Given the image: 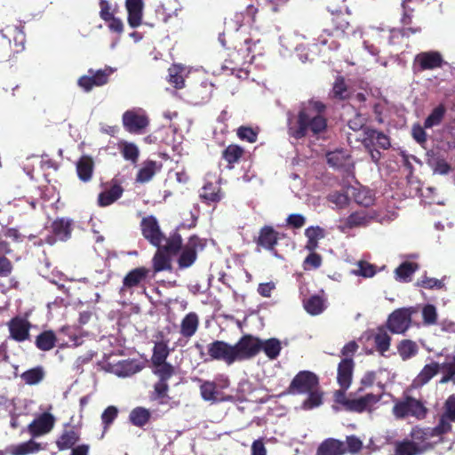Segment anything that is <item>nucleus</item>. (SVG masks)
I'll list each match as a JSON object with an SVG mask.
<instances>
[{"instance_id": "f257e3e1", "label": "nucleus", "mask_w": 455, "mask_h": 455, "mask_svg": "<svg viewBox=\"0 0 455 455\" xmlns=\"http://www.w3.org/2000/svg\"><path fill=\"white\" fill-rule=\"evenodd\" d=\"M326 105L314 99L302 101L294 118L288 119V134L299 140L307 136L319 138L327 132Z\"/></svg>"}, {"instance_id": "f03ea898", "label": "nucleus", "mask_w": 455, "mask_h": 455, "mask_svg": "<svg viewBox=\"0 0 455 455\" xmlns=\"http://www.w3.org/2000/svg\"><path fill=\"white\" fill-rule=\"evenodd\" d=\"M182 242L180 234L174 231L170 234L164 244L156 246L157 250L152 259V266L156 273L172 268V256L180 252Z\"/></svg>"}, {"instance_id": "7ed1b4c3", "label": "nucleus", "mask_w": 455, "mask_h": 455, "mask_svg": "<svg viewBox=\"0 0 455 455\" xmlns=\"http://www.w3.org/2000/svg\"><path fill=\"white\" fill-rule=\"evenodd\" d=\"M380 400L379 395L374 394H367L361 397H353L350 393L348 396L346 395L344 391H335L334 401L339 403L342 408L350 412L363 413L366 411H371V407Z\"/></svg>"}, {"instance_id": "20e7f679", "label": "nucleus", "mask_w": 455, "mask_h": 455, "mask_svg": "<svg viewBox=\"0 0 455 455\" xmlns=\"http://www.w3.org/2000/svg\"><path fill=\"white\" fill-rule=\"evenodd\" d=\"M330 16L324 20L323 33L318 36L317 41L320 44L325 45L328 43L326 36H334L343 35L349 27V21L347 15L341 10H335L328 6Z\"/></svg>"}, {"instance_id": "39448f33", "label": "nucleus", "mask_w": 455, "mask_h": 455, "mask_svg": "<svg viewBox=\"0 0 455 455\" xmlns=\"http://www.w3.org/2000/svg\"><path fill=\"white\" fill-rule=\"evenodd\" d=\"M393 413L397 419L411 416L417 419H424L427 417V409L420 400L406 395L395 403Z\"/></svg>"}, {"instance_id": "423d86ee", "label": "nucleus", "mask_w": 455, "mask_h": 455, "mask_svg": "<svg viewBox=\"0 0 455 455\" xmlns=\"http://www.w3.org/2000/svg\"><path fill=\"white\" fill-rule=\"evenodd\" d=\"M284 237V234L276 231L272 226H263L254 237L253 241L256 243V251H260L265 250L269 251L273 256L280 258L277 252L276 245L281 238Z\"/></svg>"}, {"instance_id": "0eeeda50", "label": "nucleus", "mask_w": 455, "mask_h": 455, "mask_svg": "<svg viewBox=\"0 0 455 455\" xmlns=\"http://www.w3.org/2000/svg\"><path fill=\"white\" fill-rule=\"evenodd\" d=\"M319 378L315 373L300 371L294 376L283 395H303L319 387Z\"/></svg>"}, {"instance_id": "6e6552de", "label": "nucleus", "mask_w": 455, "mask_h": 455, "mask_svg": "<svg viewBox=\"0 0 455 455\" xmlns=\"http://www.w3.org/2000/svg\"><path fill=\"white\" fill-rule=\"evenodd\" d=\"M206 241L197 235H191L188 243L182 246L180 257L178 259V266L180 269L191 267L197 259V251L204 250Z\"/></svg>"}, {"instance_id": "1a4fd4ad", "label": "nucleus", "mask_w": 455, "mask_h": 455, "mask_svg": "<svg viewBox=\"0 0 455 455\" xmlns=\"http://www.w3.org/2000/svg\"><path fill=\"white\" fill-rule=\"evenodd\" d=\"M236 361L253 358L261 351V339L251 334L242 336L234 345Z\"/></svg>"}, {"instance_id": "9d476101", "label": "nucleus", "mask_w": 455, "mask_h": 455, "mask_svg": "<svg viewBox=\"0 0 455 455\" xmlns=\"http://www.w3.org/2000/svg\"><path fill=\"white\" fill-rule=\"evenodd\" d=\"M416 313L413 307H402L393 311L387 321V328L396 334L404 333L411 326V315Z\"/></svg>"}, {"instance_id": "9b49d317", "label": "nucleus", "mask_w": 455, "mask_h": 455, "mask_svg": "<svg viewBox=\"0 0 455 455\" xmlns=\"http://www.w3.org/2000/svg\"><path fill=\"white\" fill-rule=\"evenodd\" d=\"M142 236L153 246H159L168 237L162 232L156 218L153 215L143 217L140 224Z\"/></svg>"}, {"instance_id": "f8f14e48", "label": "nucleus", "mask_w": 455, "mask_h": 455, "mask_svg": "<svg viewBox=\"0 0 455 455\" xmlns=\"http://www.w3.org/2000/svg\"><path fill=\"white\" fill-rule=\"evenodd\" d=\"M447 62L443 60L442 53L438 51H427L418 53L413 60V70L415 73L425 70L441 68Z\"/></svg>"}, {"instance_id": "ddd939ff", "label": "nucleus", "mask_w": 455, "mask_h": 455, "mask_svg": "<svg viewBox=\"0 0 455 455\" xmlns=\"http://www.w3.org/2000/svg\"><path fill=\"white\" fill-rule=\"evenodd\" d=\"M74 221L68 218H57L51 224L52 235L44 238L49 245H53L57 241L66 242L70 239L73 231Z\"/></svg>"}, {"instance_id": "4468645a", "label": "nucleus", "mask_w": 455, "mask_h": 455, "mask_svg": "<svg viewBox=\"0 0 455 455\" xmlns=\"http://www.w3.org/2000/svg\"><path fill=\"white\" fill-rule=\"evenodd\" d=\"M207 352L211 360L223 361L228 365L236 362L235 346L224 340H214L209 343Z\"/></svg>"}, {"instance_id": "2eb2a0df", "label": "nucleus", "mask_w": 455, "mask_h": 455, "mask_svg": "<svg viewBox=\"0 0 455 455\" xmlns=\"http://www.w3.org/2000/svg\"><path fill=\"white\" fill-rule=\"evenodd\" d=\"M113 73V69L107 68L105 69L88 70V76H82L77 84L86 92H90L94 86H102L108 82L109 76Z\"/></svg>"}, {"instance_id": "dca6fc26", "label": "nucleus", "mask_w": 455, "mask_h": 455, "mask_svg": "<svg viewBox=\"0 0 455 455\" xmlns=\"http://www.w3.org/2000/svg\"><path fill=\"white\" fill-rule=\"evenodd\" d=\"M362 143L365 148H379L387 150L391 147L390 139L383 132L365 127Z\"/></svg>"}, {"instance_id": "f3484780", "label": "nucleus", "mask_w": 455, "mask_h": 455, "mask_svg": "<svg viewBox=\"0 0 455 455\" xmlns=\"http://www.w3.org/2000/svg\"><path fill=\"white\" fill-rule=\"evenodd\" d=\"M10 337L17 342H23L29 339L31 328L30 322L21 316L12 318L7 323Z\"/></svg>"}, {"instance_id": "a211bd4d", "label": "nucleus", "mask_w": 455, "mask_h": 455, "mask_svg": "<svg viewBox=\"0 0 455 455\" xmlns=\"http://www.w3.org/2000/svg\"><path fill=\"white\" fill-rule=\"evenodd\" d=\"M148 124V118L145 115L139 114L134 110H127L123 115L124 127L131 133L141 132Z\"/></svg>"}, {"instance_id": "6ab92c4d", "label": "nucleus", "mask_w": 455, "mask_h": 455, "mask_svg": "<svg viewBox=\"0 0 455 455\" xmlns=\"http://www.w3.org/2000/svg\"><path fill=\"white\" fill-rule=\"evenodd\" d=\"M355 362L352 358H343L338 364L337 382L340 387L338 391H344L350 387L353 379Z\"/></svg>"}, {"instance_id": "aec40b11", "label": "nucleus", "mask_w": 455, "mask_h": 455, "mask_svg": "<svg viewBox=\"0 0 455 455\" xmlns=\"http://www.w3.org/2000/svg\"><path fill=\"white\" fill-rule=\"evenodd\" d=\"M327 163L330 166L343 170L349 173L354 169V164L352 162L351 156L344 149H337L327 153L326 155Z\"/></svg>"}, {"instance_id": "412c9836", "label": "nucleus", "mask_w": 455, "mask_h": 455, "mask_svg": "<svg viewBox=\"0 0 455 455\" xmlns=\"http://www.w3.org/2000/svg\"><path fill=\"white\" fill-rule=\"evenodd\" d=\"M124 7L127 12V22L132 28L142 24L145 3L143 0H125Z\"/></svg>"}, {"instance_id": "4be33fe9", "label": "nucleus", "mask_w": 455, "mask_h": 455, "mask_svg": "<svg viewBox=\"0 0 455 455\" xmlns=\"http://www.w3.org/2000/svg\"><path fill=\"white\" fill-rule=\"evenodd\" d=\"M54 417L48 412L43 413L35 419L28 427V432L33 437L49 433L54 426Z\"/></svg>"}, {"instance_id": "5701e85b", "label": "nucleus", "mask_w": 455, "mask_h": 455, "mask_svg": "<svg viewBox=\"0 0 455 455\" xmlns=\"http://www.w3.org/2000/svg\"><path fill=\"white\" fill-rule=\"evenodd\" d=\"M434 448L431 443L418 444L414 441L403 440L396 443L395 455H421Z\"/></svg>"}, {"instance_id": "b1692460", "label": "nucleus", "mask_w": 455, "mask_h": 455, "mask_svg": "<svg viewBox=\"0 0 455 455\" xmlns=\"http://www.w3.org/2000/svg\"><path fill=\"white\" fill-rule=\"evenodd\" d=\"M150 270L146 267H139L130 270L123 279L120 292L140 286L148 277Z\"/></svg>"}, {"instance_id": "393cba45", "label": "nucleus", "mask_w": 455, "mask_h": 455, "mask_svg": "<svg viewBox=\"0 0 455 455\" xmlns=\"http://www.w3.org/2000/svg\"><path fill=\"white\" fill-rule=\"evenodd\" d=\"M223 196L220 185L210 181L204 183L199 194L201 201L207 205L220 202Z\"/></svg>"}, {"instance_id": "a878e982", "label": "nucleus", "mask_w": 455, "mask_h": 455, "mask_svg": "<svg viewBox=\"0 0 455 455\" xmlns=\"http://www.w3.org/2000/svg\"><path fill=\"white\" fill-rule=\"evenodd\" d=\"M124 193V188L116 180H112L110 188L99 194L98 204L106 207L117 201Z\"/></svg>"}, {"instance_id": "bb28decb", "label": "nucleus", "mask_w": 455, "mask_h": 455, "mask_svg": "<svg viewBox=\"0 0 455 455\" xmlns=\"http://www.w3.org/2000/svg\"><path fill=\"white\" fill-rule=\"evenodd\" d=\"M376 215L372 212L361 210L349 214L344 221L346 228H355L368 226Z\"/></svg>"}, {"instance_id": "cd10ccee", "label": "nucleus", "mask_w": 455, "mask_h": 455, "mask_svg": "<svg viewBox=\"0 0 455 455\" xmlns=\"http://www.w3.org/2000/svg\"><path fill=\"white\" fill-rule=\"evenodd\" d=\"M346 452L345 443L335 438L323 440L316 450V455H344Z\"/></svg>"}, {"instance_id": "c85d7f7f", "label": "nucleus", "mask_w": 455, "mask_h": 455, "mask_svg": "<svg viewBox=\"0 0 455 455\" xmlns=\"http://www.w3.org/2000/svg\"><path fill=\"white\" fill-rule=\"evenodd\" d=\"M94 161L92 156L84 155L76 164V170L78 179L84 182H90L94 172Z\"/></svg>"}, {"instance_id": "c756f323", "label": "nucleus", "mask_w": 455, "mask_h": 455, "mask_svg": "<svg viewBox=\"0 0 455 455\" xmlns=\"http://www.w3.org/2000/svg\"><path fill=\"white\" fill-rule=\"evenodd\" d=\"M162 164L153 160L143 162L141 168L138 171L135 180L138 183H147L150 181L156 172H160Z\"/></svg>"}, {"instance_id": "7c9ffc66", "label": "nucleus", "mask_w": 455, "mask_h": 455, "mask_svg": "<svg viewBox=\"0 0 455 455\" xmlns=\"http://www.w3.org/2000/svg\"><path fill=\"white\" fill-rule=\"evenodd\" d=\"M244 155V149L236 144L228 145L221 153L222 159L227 162V168L231 170L238 164Z\"/></svg>"}, {"instance_id": "2f4dec72", "label": "nucleus", "mask_w": 455, "mask_h": 455, "mask_svg": "<svg viewBox=\"0 0 455 455\" xmlns=\"http://www.w3.org/2000/svg\"><path fill=\"white\" fill-rule=\"evenodd\" d=\"M199 326V317L196 313L190 312L187 314L180 323V334L186 338L190 339L196 334Z\"/></svg>"}, {"instance_id": "473e14b6", "label": "nucleus", "mask_w": 455, "mask_h": 455, "mask_svg": "<svg viewBox=\"0 0 455 455\" xmlns=\"http://www.w3.org/2000/svg\"><path fill=\"white\" fill-rule=\"evenodd\" d=\"M80 439V434L74 428L64 429L56 441L59 451H65L72 448Z\"/></svg>"}, {"instance_id": "72a5a7b5", "label": "nucleus", "mask_w": 455, "mask_h": 455, "mask_svg": "<svg viewBox=\"0 0 455 455\" xmlns=\"http://www.w3.org/2000/svg\"><path fill=\"white\" fill-rule=\"evenodd\" d=\"M169 389L168 382L157 380L153 386L149 399L157 402L160 405L167 404L171 399L168 394Z\"/></svg>"}, {"instance_id": "f704fd0d", "label": "nucleus", "mask_w": 455, "mask_h": 455, "mask_svg": "<svg viewBox=\"0 0 455 455\" xmlns=\"http://www.w3.org/2000/svg\"><path fill=\"white\" fill-rule=\"evenodd\" d=\"M57 341L55 332L52 330H47L36 337L35 345L41 351H50L55 347Z\"/></svg>"}, {"instance_id": "c9c22d12", "label": "nucleus", "mask_w": 455, "mask_h": 455, "mask_svg": "<svg viewBox=\"0 0 455 455\" xmlns=\"http://www.w3.org/2000/svg\"><path fill=\"white\" fill-rule=\"evenodd\" d=\"M447 114V107L444 103H439L432 108L424 121L425 128H433L440 125Z\"/></svg>"}, {"instance_id": "e433bc0d", "label": "nucleus", "mask_w": 455, "mask_h": 455, "mask_svg": "<svg viewBox=\"0 0 455 455\" xmlns=\"http://www.w3.org/2000/svg\"><path fill=\"white\" fill-rule=\"evenodd\" d=\"M151 419V412L148 409L138 406L132 409L129 414V421L132 425L143 427Z\"/></svg>"}, {"instance_id": "4c0bfd02", "label": "nucleus", "mask_w": 455, "mask_h": 455, "mask_svg": "<svg viewBox=\"0 0 455 455\" xmlns=\"http://www.w3.org/2000/svg\"><path fill=\"white\" fill-rule=\"evenodd\" d=\"M41 450V444L29 440L16 445H12L7 449L10 455H28L37 452Z\"/></svg>"}, {"instance_id": "58836bf2", "label": "nucleus", "mask_w": 455, "mask_h": 455, "mask_svg": "<svg viewBox=\"0 0 455 455\" xmlns=\"http://www.w3.org/2000/svg\"><path fill=\"white\" fill-rule=\"evenodd\" d=\"M306 394L307 396L301 404L303 410H313L323 403V392L320 387H315L313 390L307 392Z\"/></svg>"}, {"instance_id": "ea45409f", "label": "nucleus", "mask_w": 455, "mask_h": 455, "mask_svg": "<svg viewBox=\"0 0 455 455\" xmlns=\"http://www.w3.org/2000/svg\"><path fill=\"white\" fill-rule=\"evenodd\" d=\"M169 355L168 340L156 341L153 347V355L151 357L152 364H159L166 362Z\"/></svg>"}, {"instance_id": "a19ab883", "label": "nucleus", "mask_w": 455, "mask_h": 455, "mask_svg": "<svg viewBox=\"0 0 455 455\" xmlns=\"http://www.w3.org/2000/svg\"><path fill=\"white\" fill-rule=\"evenodd\" d=\"M440 144L441 149L445 152L455 149V126L446 124L443 128Z\"/></svg>"}, {"instance_id": "79ce46f5", "label": "nucleus", "mask_w": 455, "mask_h": 455, "mask_svg": "<svg viewBox=\"0 0 455 455\" xmlns=\"http://www.w3.org/2000/svg\"><path fill=\"white\" fill-rule=\"evenodd\" d=\"M305 310L312 315H317L324 310V299L320 295H312L303 301Z\"/></svg>"}, {"instance_id": "37998d69", "label": "nucleus", "mask_w": 455, "mask_h": 455, "mask_svg": "<svg viewBox=\"0 0 455 455\" xmlns=\"http://www.w3.org/2000/svg\"><path fill=\"white\" fill-rule=\"evenodd\" d=\"M440 368V364L436 362L426 364L416 378L417 384L420 386L426 385L439 372Z\"/></svg>"}, {"instance_id": "c03bdc74", "label": "nucleus", "mask_w": 455, "mask_h": 455, "mask_svg": "<svg viewBox=\"0 0 455 455\" xmlns=\"http://www.w3.org/2000/svg\"><path fill=\"white\" fill-rule=\"evenodd\" d=\"M332 98L345 100L350 98V92L344 76H339L335 78L331 89Z\"/></svg>"}, {"instance_id": "a18cd8bd", "label": "nucleus", "mask_w": 455, "mask_h": 455, "mask_svg": "<svg viewBox=\"0 0 455 455\" xmlns=\"http://www.w3.org/2000/svg\"><path fill=\"white\" fill-rule=\"evenodd\" d=\"M419 347L411 339H403L397 345V352L403 361L409 360L418 354Z\"/></svg>"}, {"instance_id": "49530a36", "label": "nucleus", "mask_w": 455, "mask_h": 455, "mask_svg": "<svg viewBox=\"0 0 455 455\" xmlns=\"http://www.w3.org/2000/svg\"><path fill=\"white\" fill-rule=\"evenodd\" d=\"M45 377V371L42 366H36L24 371L20 378L29 386L39 384Z\"/></svg>"}, {"instance_id": "de8ad7c7", "label": "nucleus", "mask_w": 455, "mask_h": 455, "mask_svg": "<svg viewBox=\"0 0 455 455\" xmlns=\"http://www.w3.org/2000/svg\"><path fill=\"white\" fill-rule=\"evenodd\" d=\"M261 350L264 351L265 355L270 359H276L282 350L281 342L275 338H270L264 341L261 340Z\"/></svg>"}, {"instance_id": "09e8293b", "label": "nucleus", "mask_w": 455, "mask_h": 455, "mask_svg": "<svg viewBox=\"0 0 455 455\" xmlns=\"http://www.w3.org/2000/svg\"><path fill=\"white\" fill-rule=\"evenodd\" d=\"M373 339L377 351L379 352L381 355H384V354L389 350L391 337L384 328H379Z\"/></svg>"}, {"instance_id": "8fccbe9b", "label": "nucleus", "mask_w": 455, "mask_h": 455, "mask_svg": "<svg viewBox=\"0 0 455 455\" xmlns=\"http://www.w3.org/2000/svg\"><path fill=\"white\" fill-rule=\"evenodd\" d=\"M419 268L415 262L404 261L395 271L396 280L408 282L411 276Z\"/></svg>"}, {"instance_id": "3c124183", "label": "nucleus", "mask_w": 455, "mask_h": 455, "mask_svg": "<svg viewBox=\"0 0 455 455\" xmlns=\"http://www.w3.org/2000/svg\"><path fill=\"white\" fill-rule=\"evenodd\" d=\"M184 68L180 65L173 64L168 69V82L176 89H181L185 85L183 77Z\"/></svg>"}, {"instance_id": "603ef678", "label": "nucleus", "mask_w": 455, "mask_h": 455, "mask_svg": "<svg viewBox=\"0 0 455 455\" xmlns=\"http://www.w3.org/2000/svg\"><path fill=\"white\" fill-rule=\"evenodd\" d=\"M353 196L355 202L364 207L372 205L375 201L373 191L367 188H357Z\"/></svg>"}, {"instance_id": "864d4df0", "label": "nucleus", "mask_w": 455, "mask_h": 455, "mask_svg": "<svg viewBox=\"0 0 455 455\" xmlns=\"http://www.w3.org/2000/svg\"><path fill=\"white\" fill-rule=\"evenodd\" d=\"M201 396L204 401L217 403L220 401L218 398L219 392L217 385L213 381H204L200 386Z\"/></svg>"}, {"instance_id": "5fc2aeb1", "label": "nucleus", "mask_w": 455, "mask_h": 455, "mask_svg": "<svg viewBox=\"0 0 455 455\" xmlns=\"http://www.w3.org/2000/svg\"><path fill=\"white\" fill-rule=\"evenodd\" d=\"M421 31L420 27H408L403 28L402 29L393 28L390 30V35L388 37V44L390 45H395L399 44V39L403 36H409L410 35H413L416 33H419Z\"/></svg>"}, {"instance_id": "6e6d98bb", "label": "nucleus", "mask_w": 455, "mask_h": 455, "mask_svg": "<svg viewBox=\"0 0 455 455\" xmlns=\"http://www.w3.org/2000/svg\"><path fill=\"white\" fill-rule=\"evenodd\" d=\"M153 373L158 377V380L168 382L175 374V368L170 363L164 362L159 364H153Z\"/></svg>"}, {"instance_id": "4d7b16f0", "label": "nucleus", "mask_w": 455, "mask_h": 455, "mask_svg": "<svg viewBox=\"0 0 455 455\" xmlns=\"http://www.w3.org/2000/svg\"><path fill=\"white\" fill-rule=\"evenodd\" d=\"M441 419L446 422H455V395H451L443 405V413L440 416Z\"/></svg>"}, {"instance_id": "13d9d810", "label": "nucleus", "mask_w": 455, "mask_h": 455, "mask_svg": "<svg viewBox=\"0 0 455 455\" xmlns=\"http://www.w3.org/2000/svg\"><path fill=\"white\" fill-rule=\"evenodd\" d=\"M428 437L442 436L451 432L452 426L450 422L439 419L438 424L435 427H425Z\"/></svg>"}, {"instance_id": "bf43d9fd", "label": "nucleus", "mask_w": 455, "mask_h": 455, "mask_svg": "<svg viewBox=\"0 0 455 455\" xmlns=\"http://www.w3.org/2000/svg\"><path fill=\"white\" fill-rule=\"evenodd\" d=\"M121 154L125 160L135 164L139 158V148L134 143L124 142L121 148Z\"/></svg>"}, {"instance_id": "052dcab7", "label": "nucleus", "mask_w": 455, "mask_h": 455, "mask_svg": "<svg viewBox=\"0 0 455 455\" xmlns=\"http://www.w3.org/2000/svg\"><path fill=\"white\" fill-rule=\"evenodd\" d=\"M258 131L252 129L250 126H240L237 129V137L241 140H245L250 143H254L257 141L258 139Z\"/></svg>"}, {"instance_id": "680f3d73", "label": "nucleus", "mask_w": 455, "mask_h": 455, "mask_svg": "<svg viewBox=\"0 0 455 455\" xmlns=\"http://www.w3.org/2000/svg\"><path fill=\"white\" fill-rule=\"evenodd\" d=\"M99 5L100 8V17L104 20L108 21L109 19L115 16L117 12V6H112L108 0H100Z\"/></svg>"}, {"instance_id": "e2e57ef3", "label": "nucleus", "mask_w": 455, "mask_h": 455, "mask_svg": "<svg viewBox=\"0 0 455 455\" xmlns=\"http://www.w3.org/2000/svg\"><path fill=\"white\" fill-rule=\"evenodd\" d=\"M118 410L116 406L107 407L101 414V420L104 429H108L117 418Z\"/></svg>"}, {"instance_id": "0e129e2a", "label": "nucleus", "mask_w": 455, "mask_h": 455, "mask_svg": "<svg viewBox=\"0 0 455 455\" xmlns=\"http://www.w3.org/2000/svg\"><path fill=\"white\" fill-rule=\"evenodd\" d=\"M330 203L334 204L338 208H345L349 204V197L347 194L334 191L329 194L327 197Z\"/></svg>"}, {"instance_id": "69168bd1", "label": "nucleus", "mask_w": 455, "mask_h": 455, "mask_svg": "<svg viewBox=\"0 0 455 455\" xmlns=\"http://www.w3.org/2000/svg\"><path fill=\"white\" fill-rule=\"evenodd\" d=\"M214 85L211 83L203 82L197 88L196 93L201 96L202 101H209L212 96Z\"/></svg>"}, {"instance_id": "338daca9", "label": "nucleus", "mask_w": 455, "mask_h": 455, "mask_svg": "<svg viewBox=\"0 0 455 455\" xmlns=\"http://www.w3.org/2000/svg\"><path fill=\"white\" fill-rule=\"evenodd\" d=\"M426 129L427 128H425L424 124L423 125H420L419 124H415L411 128L412 138L416 142H418L420 145H423L427 140V132L425 131Z\"/></svg>"}, {"instance_id": "774afa93", "label": "nucleus", "mask_w": 455, "mask_h": 455, "mask_svg": "<svg viewBox=\"0 0 455 455\" xmlns=\"http://www.w3.org/2000/svg\"><path fill=\"white\" fill-rule=\"evenodd\" d=\"M443 370L445 371V374L442 377L440 383H447L452 380L455 383V363L452 360L450 363H444L442 365Z\"/></svg>"}]
</instances>
